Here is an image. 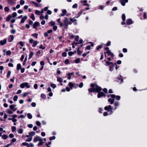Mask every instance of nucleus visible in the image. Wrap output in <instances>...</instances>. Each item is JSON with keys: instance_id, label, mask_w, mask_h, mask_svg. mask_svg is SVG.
Listing matches in <instances>:
<instances>
[{"instance_id": "39448f33", "label": "nucleus", "mask_w": 147, "mask_h": 147, "mask_svg": "<svg viewBox=\"0 0 147 147\" xmlns=\"http://www.w3.org/2000/svg\"><path fill=\"white\" fill-rule=\"evenodd\" d=\"M35 134V133L34 131H32L29 133V136H28V137H29L28 138V142L31 141L32 139V136H34Z\"/></svg>"}, {"instance_id": "dca6fc26", "label": "nucleus", "mask_w": 147, "mask_h": 147, "mask_svg": "<svg viewBox=\"0 0 147 147\" xmlns=\"http://www.w3.org/2000/svg\"><path fill=\"white\" fill-rule=\"evenodd\" d=\"M67 13V11L65 9H63L62 10V13L60 15L61 16H64L65 14Z\"/></svg>"}, {"instance_id": "49530a36", "label": "nucleus", "mask_w": 147, "mask_h": 147, "mask_svg": "<svg viewBox=\"0 0 147 147\" xmlns=\"http://www.w3.org/2000/svg\"><path fill=\"white\" fill-rule=\"evenodd\" d=\"M18 133L20 134H22V129H19L18 131Z\"/></svg>"}, {"instance_id": "3c124183", "label": "nucleus", "mask_w": 147, "mask_h": 147, "mask_svg": "<svg viewBox=\"0 0 147 147\" xmlns=\"http://www.w3.org/2000/svg\"><path fill=\"white\" fill-rule=\"evenodd\" d=\"M11 73V71H8V73L7 75V78L9 77L10 76Z\"/></svg>"}, {"instance_id": "473e14b6", "label": "nucleus", "mask_w": 147, "mask_h": 147, "mask_svg": "<svg viewBox=\"0 0 147 147\" xmlns=\"http://www.w3.org/2000/svg\"><path fill=\"white\" fill-rule=\"evenodd\" d=\"M49 23L50 24V25L51 26H54L55 24V22L52 21H51L50 22H49Z\"/></svg>"}, {"instance_id": "ea45409f", "label": "nucleus", "mask_w": 147, "mask_h": 147, "mask_svg": "<svg viewBox=\"0 0 147 147\" xmlns=\"http://www.w3.org/2000/svg\"><path fill=\"white\" fill-rule=\"evenodd\" d=\"M64 63L65 64H68L69 63V60L68 59H66L64 61Z\"/></svg>"}, {"instance_id": "bb28decb", "label": "nucleus", "mask_w": 147, "mask_h": 147, "mask_svg": "<svg viewBox=\"0 0 147 147\" xmlns=\"http://www.w3.org/2000/svg\"><path fill=\"white\" fill-rule=\"evenodd\" d=\"M11 18V16L10 15H9L7 17V18L6 19V21L7 22L9 21H10Z\"/></svg>"}, {"instance_id": "c756f323", "label": "nucleus", "mask_w": 147, "mask_h": 147, "mask_svg": "<svg viewBox=\"0 0 147 147\" xmlns=\"http://www.w3.org/2000/svg\"><path fill=\"white\" fill-rule=\"evenodd\" d=\"M6 112L9 114H12L13 113V112L9 109H7L6 110Z\"/></svg>"}, {"instance_id": "58836bf2", "label": "nucleus", "mask_w": 147, "mask_h": 147, "mask_svg": "<svg viewBox=\"0 0 147 147\" xmlns=\"http://www.w3.org/2000/svg\"><path fill=\"white\" fill-rule=\"evenodd\" d=\"M80 61V58H78L75 60V62L76 63H79Z\"/></svg>"}, {"instance_id": "6ab92c4d", "label": "nucleus", "mask_w": 147, "mask_h": 147, "mask_svg": "<svg viewBox=\"0 0 147 147\" xmlns=\"http://www.w3.org/2000/svg\"><path fill=\"white\" fill-rule=\"evenodd\" d=\"M27 17L26 16H24L22 18L21 20V23H23L24 22L25 20H26L27 19Z\"/></svg>"}, {"instance_id": "a19ab883", "label": "nucleus", "mask_w": 147, "mask_h": 147, "mask_svg": "<svg viewBox=\"0 0 147 147\" xmlns=\"http://www.w3.org/2000/svg\"><path fill=\"white\" fill-rule=\"evenodd\" d=\"M11 52L10 51H8L6 52V54L7 55H11Z\"/></svg>"}, {"instance_id": "f3484780", "label": "nucleus", "mask_w": 147, "mask_h": 147, "mask_svg": "<svg viewBox=\"0 0 147 147\" xmlns=\"http://www.w3.org/2000/svg\"><path fill=\"white\" fill-rule=\"evenodd\" d=\"M39 142L38 145V146H41L44 143V142H43V140L42 138H41Z\"/></svg>"}, {"instance_id": "9b49d317", "label": "nucleus", "mask_w": 147, "mask_h": 147, "mask_svg": "<svg viewBox=\"0 0 147 147\" xmlns=\"http://www.w3.org/2000/svg\"><path fill=\"white\" fill-rule=\"evenodd\" d=\"M20 87L22 88H23L25 87H28V83L26 82L24 83L21 84L20 85Z\"/></svg>"}, {"instance_id": "f704fd0d", "label": "nucleus", "mask_w": 147, "mask_h": 147, "mask_svg": "<svg viewBox=\"0 0 147 147\" xmlns=\"http://www.w3.org/2000/svg\"><path fill=\"white\" fill-rule=\"evenodd\" d=\"M5 11L7 12L9 11V7H5L4 8Z\"/></svg>"}, {"instance_id": "13d9d810", "label": "nucleus", "mask_w": 147, "mask_h": 147, "mask_svg": "<svg viewBox=\"0 0 147 147\" xmlns=\"http://www.w3.org/2000/svg\"><path fill=\"white\" fill-rule=\"evenodd\" d=\"M83 86V83L82 82H81V83H80V84L79 85V87L80 88H81Z\"/></svg>"}, {"instance_id": "20e7f679", "label": "nucleus", "mask_w": 147, "mask_h": 147, "mask_svg": "<svg viewBox=\"0 0 147 147\" xmlns=\"http://www.w3.org/2000/svg\"><path fill=\"white\" fill-rule=\"evenodd\" d=\"M29 42L31 44H33L32 46L33 47H35L37 44L38 42L37 41H34L32 39L29 40Z\"/></svg>"}, {"instance_id": "864d4df0", "label": "nucleus", "mask_w": 147, "mask_h": 147, "mask_svg": "<svg viewBox=\"0 0 147 147\" xmlns=\"http://www.w3.org/2000/svg\"><path fill=\"white\" fill-rule=\"evenodd\" d=\"M55 138V136H53L51 137H50L49 138V140H54Z\"/></svg>"}, {"instance_id": "0e129e2a", "label": "nucleus", "mask_w": 147, "mask_h": 147, "mask_svg": "<svg viewBox=\"0 0 147 147\" xmlns=\"http://www.w3.org/2000/svg\"><path fill=\"white\" fill-rule=\"evenodd\" d=\"M53 29L54 31H56L57 29V26H53Z\"/></svg>"}, {"instance_id": "338daca9", "label": "nucleus", "mask_w": 147, "mask_h": 147, "mask_svg": "<svg viewBox=\"0 0 147 147\" xmlns=\"http://www.w3.org/2000/svg\"><path fill=\"white\" fill-rule=\"evenodd\" d=\"M32 115L29 113H28V118L30 119H31L32 118Z\"/></svg>"}, {"instance_id": "bf43d9fd", "label": "nucleus", "mask_w": 147, "mask_h": 147, "mask_svg": "<svg viewBox=\"0 0 147 147\" xmlns=\"http://www.w3.org/2000/svg\"><path fill=\"white\" fill-rule=\"evenodd\" d=\"M113 65H110V70L111 71H112L113 69Z\"/></svg>"}, {"instance_id": "5fc2aeb1", "label": "nucleus", "mask_w": 147, "mask_h": 147, "mask_svg": "<svg viewBox=\"0 0 147 147\" xmlns=\"http://www.w3.org/2000/svg\"><path fill=\"white\" fill-rule=\"evenodd\" d=\"M62 56L63 57H65L67 56V53L65 52H64L62 53Z\"/></svg>"}, {"instance_id": "774afa93", "label": "nucleus", "mask_w": 147, "mask_h": 147, "mask_svg": "<svg viewBox=\"0 0 147 147\" xmlns=\"http://www.w3.org/2000/svg\"><path fill=\"white\" fill-rule=\"evenodd\" d=\"M34 146V145L33 144L30 143L29 144H28V147H33Z\"/></svg>"}, {"instance_id": "f257e3e1", "label": "nucleus", "mask_w": 147, "mask_h": 147, "mask_svg": "<svg viewBox=\"0 0 147 147\" xmlns=\"http://www.w3.org/2000/svg\"><path fill=\"white\" fill-rule=\"evenodd\" d=\"M64 25L65 28L66 29L67 28L69 24L71 25L72 24L71 22L68 21V18L67 17H65L64 20Z\"/></svg>"}, {"instance_id": "69168bd1", "label": "nucleus", "mask_w": 147, "mask_h": 147, "mask_svg": "<svg viewBox=\"0 0 147 147\" xmlns=\"http://www.w3.org/2000/svg\"><path fill=\"white\" fill-rule=\"evenodd\" d=\"M90 45H88L86 47L85 50H86V49L90 50Z\"/></svg>"}, {"instance_id": "2f4dec72", "label": "nucleus", "mask_w": 147, "mask_h": 147, "mask_svg": "<svg viewBox=\"0 0 147 147\" xmlns=\"http://www.w3.org/2000/svg\"><path fill=\"white\" fill-rule=\"evenodd\" d=\"M82 42H83V40L82 39H80L79 40V42L77 43L75 42H74V43L76 45H77L78 44H81L82 43Z\"/></svg>"}, {"instance_id": "e433bc0d", "label": "nucleus", "mask_w": 147, "mask_h": 147, "mask_svg": "<svg viewBox=\"0 0 147 147\" xmlns=\"http://www.w3.org/2000/svg\"><path fill=\"white\" fill-rule=\"evenodd\" d=\"M51 86L53 88H55L56 87V85L53 83H51L50 84Z\"/></svg>"}, {"instance_id": "b1692460", "label": "nucleus", "mask_w": 147, "mask_h": 147, "mask_svg": "<svg viewBox=\"0 0 147 147\" xmlns=\"http://www.w3.org/2000/svg\"><path fill=\"white\" fill-rule=\"evenodd\" d=\"M71 22H75L76 21V19L74 18H71L69 19Z\"/></svg>"}, {"instance_id": "4468645a", "label": "nucleus", "mask_w": 147, "mask_h": 147, "mask_svg": "<svg viewBox=\"0 0 147 147\" xmlns=\"http://www.w3.org/2000/svg\"><path fill=\"white\" fill-rule=\"evenodd\" d=\"M128 1V0H120V2L123 6H124L125 5V3L127 2Z\"/></svg>"}, {"instance_id": "2eb2a0df", "label": "nucleus", "mask_w": 147, "mask_h": 147, "mask_svg": "<svg viewBox=\"0 0 147 147\" xmlns=\"http://www.w3.org/2000/svg\"><path fill=\"white\" fill-rule=\"evenodd\" d=\"M14 39V36L13 35H11L9 36L8 39V41L9 42H11Z\"/></svg>"}, {"instance_id": "f03ea898", "label": "nucleus", "mask_w": 147, "mask_h": 147, "mask_svg": "<svg viewBox=\"0 0 147 147\" xmlns=\"http://www.w3.org/2000/svg\"><path fill=\"white\" fill-rule=\"evenodd\" d=\"M104 109L105 110L107 111H110V114H111L113 113L112 109L111 106L110 105H109L108 106L105 107Z\"/></svg>"}, {"instance_id": "72a5a7b5", "label": "nucleus", "mask_w": 147, "mask_h": 147, "mask_svg": "<svg viewBox=\"0 0 147 147\" xmlns=\"http://www.w3.org/2000/svg\"><path fill=\"white\" fill-rule=\"evenodd\" d=\"M80 47H78L77 49V53L78 55H80L82 53V51L79 50Z\"/></svg>"}, {"instance_id": "7c9ffc66", "label": "nucleus", "mask_w": 147, "mask_h": 147, "mask_svg": "<svg viewBox=\"0 0 147 147\" xmlns=\"http://www.w3.org/2000/svg\"><path fill=\"white\" fill-rule=\"evenodd\" d=\"M21 64L20 63L18 64L17 65V70H19L21 69Z\"/></svg>"}, {"instance_id": "7ed1b4c3", "label": "nucleus", "mask_w": 147, "mask_h": 147, "mask_svg": "<svg viewBox=\"0 0 147 147\" xmlns=\"http://www.w3.org/2000/svg\"><path fill=\"white\" fill-rule=\"evenodd\" d=\"M68 85L71 89H72L74 87H75V88H76L78 86V84H74L71 82H69L68 84Z\"/></svg>"}, {"instance_id": "393cba45", "label": "nucleus", "mask_w": 147, "mask_h": 147, "mask_svg": "<svg viewBox=\"0 0 147 147\" xmlns=\"http://www.w3.org/2000/svg\"><path fill=\"white\" fill-rule=\"evenodd\" d=\"M2 137L4 140H5L8 137V136L4 134L2 136Z\"/></svg>"}, {"instance_id": "6e6552de", "label": "nucleus", "mask_w": 147, "mask_h": 147, "mask_svg": "<svg viewBox=\"0 0 147 147\" xmlns=\"http://www.w3.org/2000/svg\"><path fill=\"white\" fill-rule=\"evenodd\" d=\"M40 25V23L38 22H36L33 25V28L37 29L36 27Z\"/></svg>"}, {"instance_id": "9d476101", "label": "nucleus", "mask_w": 147, "mask_h": 147, "mask_svg": "<svg viewBox=\"0 0 147 147\" xmlns=\"http://www.w3.org/2000/svg\"><path fill=\"white\" fill-rule=\"evenodd\" d=\"M107 53L109 56H110L112 57H113L114 56V54L111 52L110 51H107L106 53Z\"/></svg>"}, {"instance_id": "aec40b11", "label": "nucleus", "mask_w": 147, "mask_h": 147, "mask_svg": "<svg viewBox=\"0 0 147 147\" xmlns=\"http://www.w3.org/2000/svg\"><path fill=\"white\" fill-rule=\"evenodd\" d=\"M113 64L112 62H109L108 61H106V66H109V65H113Z\"/></svg>"}, {"instance_id": "0eeeda50", "label": "nucleus", "mask_w": 147, "mask_h": 147, "mask_svg": "<svg viewBox=\"0 0 147 147\" xmlns=\"http://www.w3.org/2000/svg\"><path fill=\"white\" fill-rule=\"evenodd\" d=\"M95 86V84H91L90 85V86L91 87V88L89 89L88 90V91L89 92H95L94 90V86Z\"/></svg>"}, {"instance_id": "a18cd8bd", "label": "nucleus", "mask_w": 147, "mask_h": 147, "mask_svg": "<svg viewBox=\"0 0 147 147\" xmlns=\"http://www.w3.org/2000/svg\"><path fill=\"white\" fill-rule=\"evenodd\" d=\"M18 97L17 96L15 95L13 97V100L14 101H16L18 99Z\"/></svg>"}, {"instance_id": "ddd939ff", "label": "nucleus", "mask_w": 147, "mask_h": 147, "mask_svg": "<svg viewBox=\"0 0 147 147\" xmlns=\"http://www.w3.org/2000/svg\"><path fill=\"white\" fill-rule=\"evenodd\" d=\"M7 42V39H5L3 40H1L0 41V43L1 45H5Z\"/></svg>"}, {"instance_id": "09e8293b", "label": "nucleus", "mask_w": 147, "mask_h": 147, "mask_svg": "<svg viewBox=\"0 0 147 147\" xmlns=\"http://www.w3.org/2000/svg\"><path fill=\"white\" fill-rule=\"evenodd\" d=\"M90 52V51H88V52H87L86 53H84L82 55V56L83 57H85L86 56V55H87V54H88V53H89Z\"/></svg>"}, {"instance_id": "4d7b16f0", "label": "nucleus", "mask_w": 147, "mask_h": 147, "mask_svg": "<svg viewBox=\"0 0 147 147\" xmlns=\"http://www.w3.org/2000/svg\"><path fill=\"white\" fill-rule=\"evenodd\" d=\"M75 40L76 41H78L79 40V36H76L75 38Z\"/></svg>"}, {"instance_id": "37998d69", "label": "nucleus", "mask_w": 147, "mask_h": 147, "mask_svg": "<svg viewBox=\"0 0 147 147\" xmlns=\"http://www.w3.org/2000/svg\"><path fill=\"white\" fill-rule=\"evenodd\" d=\"M16 105H11L9 106L10 108L12 110H13Z\"/></svg>"}, {"instance_id": "412c9836", "label": "nucleus", "mask_w": 147, "mask_h": 147, "mask_svg": "<svg viewBox=\"0 0 147 147\" xmlns=\"http://www.w3.org/2000/svg\"><path fill=\"white\" fill-rule=\"evenodd\" d=\"M31 3H33L36 7H40L41 5L40 4L33 1H32Z\"/></svg>"}, {"instance_id": "cd10ccee", "label": "nucleus", "mask_w": 147, "mask_h": 147, "mask_svg": "<svg viewBox=\"0 0 147 147\" xmlns=\"http://www.w3.org/2000/svg\"><path fill=\"white\" fill-rule=\"evenodd\" d=\"M76 53V51H75L74 52H69L68 53V54L70 56H71L73 54H74V53Z\"/></svg>"}, {"instance_id": "5701e85b", "label": "nucleus", "mask_w": 147, "mask_h": 147, "mask_svg": "<svg viewBox=\"0 0 147 147\" xmlns=\"http://www.w3.org/2000/svg\"><path fill=\"white\" fill-rule=\"evenodd\" d=\"M108 101L111 104H112L114 103V99H112L111 98H110L108 99Z\"/></svg>"}, {"instance_id": "8fccbe9b", "label": "nucleus", "mask_w": 147, "mask_h": 147, "mask_svg": "<svg viewBox=\"0 0 147 147\" xmlns=\"http://www.w3.org/2000/svg\"><path fill=\"white\" fill-rule=\"evenodd\" d=\"M41 96L43 99H45L46 98V96L44 94H41Z\"/></svg>"}, {"instance_id": "e2e57ef3", "label": "nucleus", "mask_w": 147, "mask_h": 147, "mask_svg": "<svg viewBox=\"0 0 147 147\" xmlns=\"http://www.w3.org/2000/svg\"><path fill=\"white\" fill-rule=\"evenodd\" d=\"M24 1L23 0H21L20 1V4L21 5H22L24 4Z\"/></svg>"}, {"instance_id": "4be33fe9", "label": "nucleus", "mask_w": 147, "mask_h": 147, "mask_svg": "<svg viewBox=\"0 0 147 147\" xmlns=\"http://www.w3.org/2000/svg\"><path fill=\"white\" fill-rule=\"evenodd\" d=\"M7 2L11 5H13L15 3V2L12 0H8Z\"/></svg>"}, {"instance_id": "6e6d98bb", "label": "nucleus", "mask_w": 147, "mask_h": 147, "mask_svg": "<svg viewBox=\"0 0 147 147\" xmlns=\"http://www.w3.org/2000/svg\"><path fill=\"white\" fill-rule=\"evenodd\" d=\"M36 124L38 126H40L41 125V123L38 121H36Z\"/></svg>"}, {"instance_id": "a211bd4d", "label": "nucleus", "mask_w": 147, "mask_h": 147, "mask_svg": "<svg viewBox=\"0 0 147 147\" xmlns=\"http://www.w3.org/2000/svg\"><path fill=\"white\" fill-rule=\"evenodd\" d=\"M132 23V20L130 19H128L127 21V24L129 25Z\"/></svg>"}, {"instance_id": "052dcab7", "label": "nucleus", "mask_w": 147, "mask_h": 147, "mask_svg": "<svg viewBox=\"0 0 147 147\" xmlns=\"http://www.w3.org/2000/svg\"><path fill=\"white\" fill-rule=\"evenodd\" d=\"M102 46L101 45H99L97 47V48H96V49L97 50H98L102 48Z\"/></svg>"}, {"instance_id": "423d86ee", "label": "nucleus", "mask_w": 147, "mask_h": 147, "mask_svg": "<svg viewBox=\"0 0 147 147\" xmlns=\"http://www.w3.org/2000/svg\"><path fill=\"white\" fill-rule=\"evenodd\" d=\"M94 88L95 92H99L101 90V87L95 84Z\"/></svg>"}, {"instance_id": "680f3d73", "label": "nucleus", "mask_w": 147, "mask_h": 147, "mask_svg": "<svg viewBox=\"0 0 147 147\" xmlns=\"http://www.w3.org/2000/svg\"><path fill=\"white\" fill-rule=\"evenodd\" d=\"M39 48L40 49H45V47L44 46H43L42 45H41L39 47Z\"/></svg>"}, {"instance_id": "603ef678", "label": "nucleus", "mask_w": 147, "mask_h": 147, "mask_svg": "<svg viewBox=\"0 0 147 147\" xmlns=\"http://www.w3.org/2000/svg\"><path fill=\"white\" fill-rule=\"evenodd\" d=\"M77 6H78L77 4L76 3L73 5L72 7L73 8H76L77 7Z\"/></svg>"}, {"instance_id": "de8ad7c7", "label": "nucleus", "mask_w": 147, "mask_h": 147, "mask_svg": "<svg viewBox=\"0 0 147 147\" xmlns=\"http://www.w3.org/2000/svg\"><path fill=\"white\" fill-rule=\"evenodd\" d=\"M17 13L15 12H14L12 13V16L13 17H15L17 16Z\"/></svg>"}, {"instance_id": "79ce46f5", "label": "nucleus", "mask_w": 147, "mask_h": 147, "mask_svg": "<svg viewBox=\"0 0 147 147\" xmlns=\"http://www.w3.org/2000/svg\"><path fill=\"white\" fill-rule=\"evenodd\" d=\"M12 131L13 132L15 131L16 130V128L15 126H13L12 127Z\"/></svg>"}, {"instance_id": "1a4fd4ad", "label": "nucleus", "mask_w": 147, "mask_h": 147, "mask_svg": "<svg viewBox=\"0 0 147 147\" xmlns=\"http://www.w3.org/2000/svg\"><path fill=\"white\" fill-rule=\"evenodd\" d=\"M105 96L106 95L104 93L102 92H101L98 93L97 96L98 98H100L102 96L105 97Z\"/></svg>"}, {"instance_id": "c9c22d12", "label": "nucleus", "mask_w": 147, "mask_h": 147, "mask_svg": "<svg viewBox=\"0 0 147 147\" xmlns=\"http://www.w3.org/2000/svg\"><path fill=\"white\" fill-rule=\"evenodd\" d=\"M30 18L33 20H34L35 18L34 16V14H31L30 16Z\"/></svg>"}, {"instance_id": "4c0bfd02", "label": "nucleus", "mask_w": 147, "mask_h": 147, "mask_svg": "<svg viewBox=\"0 0 147 147\" xmlns=\"http://www.w3.org/2000/svg\"><path fill=\"white\" fill-rule=\"evenodd\" d=\"M122 19L123 21H124L125 19V16L124 14H122Z\"/></svg>"}, {"instance_id": "c85d7f7f", "label": "nucleus", "mask_w": 147, "mask_h": 147, "mask_svg": "<svg viewBox=\"0 0 147 147\" xmlns=\"http://www.w3.org/2000/svg\"><path fill=\"white\" fill-rule=\"evenodd\" d=\"M33 55V53L32 51H30L29 55V58L30 59Z\"/></svg>"}, {"instance_id": "a878e982", "label": "nucleus", "mask_w": 147, "mask_h": 147, "mask_svg": "<svg viewBox=\"0 0 147 147\" xmlns=\"http://www.w3.org/2000/svg\"><path fill=\"white\" fill-rule=\"evenodd\" d=\"M57 81L59 82H62L63 81V80L62 79L59 77H57Z\"/></svg>"}, {"instance_id": "f8f14e48", "label": "nucleus", "mask_w": 147, "mask_h": 147, "mask_svg": "<svg viewBox=\"0 0 147 147\" xmlns=\"http://www.w3.org/2000/svg\"><path fill=\"white\" fill-rule=\"evenodd\" d=\"M41 138H42L40 137L37 136L35 137L34 140V141L35 142H36L38 141H39L40 140Z\"/></svg>"}, {"instance_id": "c03bdc74", "label": "nucleus", "mask_w": 147, "mask_h": 147, "mask_svg": "<svg viewBox=\"0 0 147 147\" xmlns=\"http://www.w3.org/2000/svg\"><path fill=\"white\" fill-rule=\"evenodd\" d=\"M35 13L37 15H39L40 14V12L38 10H36L35 11Z\"/></svg>"}]
</instances>
